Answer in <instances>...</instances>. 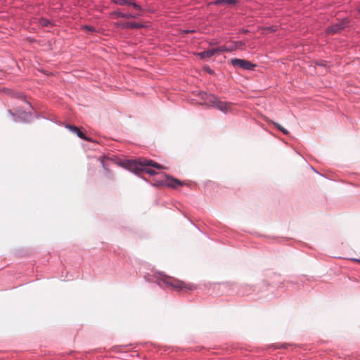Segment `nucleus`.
<instances>
[{
    "instance_id": "12",
    "label": "nucleus",
    "mask_w": 360,
    "mask_h": 360,
    "mask_svg": "<svg viewBox=\"0 0 360 360\" xmlns=\"http://www.w3.org/2000/svg\"><path fill=\"white\" fill-rule=\"evenodd\" d=\"M112 15L113 16H115V18H126V19L137 18L141 15L140 13H123V12L120 11L119 10L114 11L112 13Z\"/></svg>"
},
{
    "instance_id": "32",
    "label": "nucleus",
    "mask_w": 360,
    "mask_h": 360,
    "mask_svg": "<svg viewBox=\"0 0 360 360\" xmlns=\"http://www.w3.org/2000/svg\"><path fill=\"white\" fill-rule=\"evenodd\" d=\"M264 285L265 286H267V285H268L267 282H266V281H264Z\"/></svg>"
},
{
    "instance_id": "25",
    "label": "nucleus",
    "mask_w": 360,
    "mask_h": 360,
    "mask_svg": "<svg viewBox=\"0 0 360 360\" xmlns=\"http://www.w3.org/2000/svg\"><path fill=\"white\" fill-rule=\"evenodd\" d=\"M249 32V30L245 28H240L239 29V33L240 34H247Z\"/></svg>"
},
{
    "instance_id": "6",
    "label": "nucleus",
    "mask_w": 360,
    "mask_h": 360,
    "mask_svg": "<svg viewBox=\"0 0 360 360\" xmlns=\"http://www.w3.org/2000/svg\"><path fill=\"white\" fill-rule=\"evenodd\" d=\"M230 63L234 68H239L244 70H252L257 66L256 64L252 63L248 60L237 58L231 59Z\"/></svg>"
},
{
    "instance_id": "18",
    "label": "nucleus",
    "mask_w": 360,
    "mask_h": 360,
    "mask_svg": "<svg viewBox=\"0 0 360 360\" xmlns=\"http://www.w3.org/2000/svg\"><path fill=\"white\" fill-rule=\"evenodd\" d=\"M127 3L126 6H131L138 11H142V8L134 0H127Z\"/></svg>"
},
{
    "instance_id": "17",
    "label": "nucleus",
    "mask_w": 360,
    "mask_h": 360,
    "mask_svg": "<svg viewBox=\"0 0 360 360\" xmlns=\"http://www.w3.org/2000/svg\"><path fill=\"white\" fill-rule=\"evenodd\" d=\"M271 123L276 129H278L280 131H281L285 135H288L290 134V132L286 129H285L283 127H282L279 123L274 122V121Z\"/></svg>"
},
{
    "instance_id": "16",
    "label": "nucleus",
    "mask_w": 360,
    "mask_h": 360,
    "mask_svg": "<svg viewBox=\"0 0 360 360\" xmlns=\"http://www.w3.org/2000/svg\"><path fill=\"white\" fill-rule=\"evenodd\" d=\"M39 23L42 27H53L55 25V23L53 20L46 18H40L39 19Z\"/></svg>"
},
{
    "instance_id": "24",
    "label": "nucleus",
    "mask_w": 360,
    "mask_h": 360,
    "mask_svg": "<svg viewBox=\"0 0 360 360\" xmlns=\"http://www.w3.org/2000/svg\"><path fill=\"white\" fill-rule=\"evenodd\" d=\"M84 29L89 31V32H94L95 31V28L92 26H90V25H84Z\"/></svg>"
},
{
    "instance_id": "4",
    "label": "nucleus",
    "mask_w": 360,
    "mask_h": 360,
    "mask_svg": "<svg viewBox=\"0 0 360 360\" xmlns=\"http://www.w3.org/2000/svg\"><path fill=\"white\" fill-rule=\"evenodd\" d=\"M205 105L217 108L223 112H226L228 110L227 103L219 101V97L212 94H209Z\"/></svg>"
},
{
    "instance_id": "27",
    "label": "nucleus",
    "mask_w": 360,
    "mask_h": 360,
    "mask_svg": "<svg viewBox=\"0 0 360 360\" xmlns=\"http://www.w3.org/2000/svg\"><path fill=\"white\" fill-rule=\"evenodd\" d=\"M287 347H288L287 344H281V345L276 346V349H281V348L285 349V348H287Z\"/></svg>"
},
{
    "instance_id": "20",
    "label": "nucleus",
    "mask_w": 360,
    "mask_h": 360,
    "mask_svg": "<svg viewBox=\"0 0 360 360\" xmlns=\"http://www.w3.org/2000/svg\"><path fill=\"white\" fill-rule=\"evenodd\" d=\"M314 64L319 67L326 68L328 65V62L325 60H316L314 61Z\"/></svg>"
},
{
    "instance_id": "15",
    "label": "nucleus",
    "mask_w": 360,
    "mask_h": 360,
    "mask_svg": "<svg viewBox=\"0 0 360 360\" xmlns=\"http://www.w3.org/2000/svg\"><path fill=\"white\" fill-rule=\"evenodd\" d=\"M221 4H226L229 5H236L238 0H215L210 3L211 5L219 6Z\"/></svg>"
},
{
    "instance_id": "11",
    "label": "nucleus",
    "mask_w": 360,
    "mask_h": 360,
    "mask_svg": "<svg viewBox=\"0 0 360 360\" xmlns=\"http://www.w3.org/2000/svg\"><path fill=\"white\" fill-rule=\"evenodd\" d=\"M117 27L121 29H140L143 27L144 25L137 22H125L118 23Z\"/></svg>"
},
{
    "instance_id": "5",
    "label": "nucleus",
    "mask_w": 360,
    "mask_h": 360,
    "mask_svg": "<svg viewBox=\"0 0 360 360\" xmlns=\"http://www.w3.org/2000/svg\"><path fill=\"white\" fill-rule=\"evenodd\" d=\"M126 168L134 174H138L139 172H143L146 174L154 176L157 174V172L148 167H141L136 163V160H127Z\"/></svg>"
},
{
    "instance_id": "29",
    "label": "nucleus",
    "mask_w": 360,
    "mask_h": 360,
    "mask_svg": "<svg viewBox=\"0 0 360 360\" xmlns=\"http://www.w3.org/2000/svg\"><path fill=\"white\" fill-rule=\"evenodd\" d=\"M217 44H218V41H216V40H212V41L209 42V45L210 46L217 45Z\"/></svg>"
},
{
    "instance_id": "19",
    "label": "nucleus",
    "mask_w": 360,
    "mask_h": 360,
    "mask_svg": "<svg viewBox=\"0 0 360 360\" xmlns=\"http://www.w3.org/2000/svg\"><path fill=\"white\" fill-rule=\"evenodd\" d=\"M208 95H209V94H207V92L203 91H200L197 94V96H198V98H200L201 100H202L204 101V103H205V100L207 98Z\"/></svg>"
},
{
    "instance_id": "21",
    "label": "nucleus",
    "mask_w": 360,
    "mask_h": 360,
    "mask_svg": "<svg viewBox=\"0 0 360 360\" xmlns=\"http://www.w3.org/2000/svg\"><path fill=\"white\" fill-rule=\"evenodd\" d=\"M203 70L211 75H213L215 74L214 70L213 69H212L209 65L204 66Z\"/></svg>"
},
{
    "instance_id": "9",
    "label": "nucleus",
    "mask_w": 360,
    "mask_h": 360,
    "mask_svg": "<svg viewBox=\"0 0 360 360\" xmlns=\"http://www.w3.org/2000/svg\"><path fill=\"white\" fill-rule=\"evenodd\" d=\"M219 52H224V46L217 47L216 49H210L208 51L199 52L197 53V56L200 59H205V58H210V57L213 56L215 53H217Z\"/></svg>"
},
{
    "instance_id": "31",
    "label": "nucleus",
    "mask_w": 360,
    "mask_h": 360,
    "mask_svg": "<svg viewBox=\"0 0 360 360\" xmlns=\"http://www.w3.org/2000/svg\"><path fill=\"white\" fill-rule=\"evenodd\" d=\"M36 117H37V118H38V117H41V118H43V119H46V118H45V117H44V116H39V115H36Z\"/></svg>"
},
{
    "instance_id": "8",
    "label": "nucleus",
    "mask_w": 360,
    "mask_h": 360,
    "mask_svg": "<svg viewBox=\"0 0 360 360\" xmlns=\"http://www.w3.org/2000/svg\"><path fill=\"white\" fill-rule=\"evenodd\" d=\"M65 127L68 129L72 133L75 134L79 138L85 141H91V139L86 135V133L79 129L77 126L66 124Z\"/></svg>"
},
{
    "instance_id": "14",
    "label": "nucleus",
    "mask_w": 360,
    "mask_h": 360,
    "mask_svg": "<svg viewBox=\"0 0 360 360\" xmlns=\"http://www.w3.org/2000/svg\"><path fill=\"white\" fill-rule=\"evenodd\" d=\"M11 96L13 98H18V99H20L21 101H24L30 106V108L33 109V107H32L31 103L27 100L26 96L24 94H22L21 92L15 91V92L12 93Z\"/></svg>"
},
{
    "instance_id": "26",
    "label": "nucleus",
    "mask_w": 360,
    "mask_h": 360,
    "mask_svg": "<svg viewBox=\"0 0 360 360\" xmlns=\"http://www.w3.org/2000/svg\"><path fill=\"white\" fill-rule=\"evenodd\" d=\"M101 165H102V167H103V169L105 171L110 172V170H109V169L108 167V165L105 164V162L103 160L101 161Z\"/></svg>"
},
{
    "instance_id": "7",
    "label": "nucleus",
    "mask_w": 360,
    "mask_h": 360,
    "mask_svg": "<svg viewBox=\"0 0 360 360\" xmlns=\"http://www.w3.org/2000/svg\"><path fill=\"white\" fill-rule=\"evenodd\" d=\"M347 24V20L344 19L341 22L338 23H334L329 26L326 29V33L328 34H334L340 32L341 30L345 29Z\"/></svg>"
},
{
    "instance_id": "33",
    "label": "nucleus",
    "mask_w": 360,
    "mask_h": 360,
    "mask_svg": "<svg viewBox=\"0 0 360 360\" xmlns=\"http://www.w3.org/2000/svg\"><path fill=\"white\" fill-rule=\"evenodd\" d=\"M358 13L360 14V8L358 10Z\"/></svg>"
},
{
    "instance_id": "13",
    "label": "nucleus",
    "mask_w": 360,
    "mask_h": 360,
    "mask_svg": "<svg viewBox=\"0 0 360 360\" xmlns=\"http://www.w3.org/2000/svg\"><path fill=\"white\" fill-rule=\"evenodd\" d=\"M245 43L243 41H234L230 46H224V52L231 53L236 51L238 49H240L242 46H244Z\"/></svg>"
},
{
    "instance_id": "10",
    "label": "nucleus",
    "mask_w": 360,
    "mask_h": 360,
    "mask_svg": "<svg viewBox=\"0 0 360 360\" xmlns=\"http://www.w3.org/2000/svg\"><path fill=\"white\" fill-rule=\"evenodd\" d=\"M136 163L139 164L141 167H152L158 169H162L164 168L163 166H162L160 164L152 160H139L136 161Z\"/></svg>"
},
{
    "instance_id": "30",
    "label": "nucleus",
    "mask_w": 360,
    "mask_h": 360,
    "mask_svg": "<svg viewBox=\"0 0 360 360\" xmlns=\"http://www.w3.org/2000/svg\"><path fill=\"white\" fill-rule=\"evenodd\" d=\"M353 261H355V262H357L359 263H360V259H356V258H354V259H352Z\"/></svg>"
},
{
    "instance_id": "28",
    "label": "nucleus",
    "mask_w": 360,
    "mask_h": 360,
    "mask_svg": "<svg viewBox=\"0 0 360 360\" xmlns=\"http://www.w3.org/2000/svg\"><path fill=\"white\" fill-rule=\"evenodd\" d=\"M184 33L188 34V33H194L195 32V30H184Z\"/></svg>"
},
{
    "instance_id": "23",
    "label": "nucleus",
    "mask_w": 360,
    "mask_h": 360,
    "mask_svg": "<svg viewBox=\"0 0 360 360\" xmlns=\"http://www.w3.org/2000/svg\"><path fill=\"white\" fill-rule=\"evenodd\" d=\"M266 30L269 31L270 32H276L277 29L274 26H269L266 28Z\"/></svg>"
},
{
    "instance_id": "1",
    "label": "nucleus",
    "mask_w": 360,
    "mask_h": 360,
    "mask_svg": "<svg viewBox=\"0 0 360 360\" xmlns=\"http://www.w3.org/2000/svg\"><path fill=\"white\" fill-rule=\"evenodd\" d=\"M144 278L146 281L156 283L158 285L163 289L171 288L176 291H180L184 288L192 290L191 285H186L183 281L168 276L163 272L158 271L153 275L148 274Z\"/></svg>"
},
{
    "instance_id": "22",
    "label": "nucleus",
    "mask_w": 360,
    "mask_h": 360,
    "mask_svg": "<svg viewBox=\"0 0 360 360\" xmlns=\"http://www.w3.org/2000/svg\"><path fill=\"white\" fill-rule=\"evenodd\" d=\"M112 1L115 4H117V5H120V6H125L127 5V0H112Z\"/></svg>"
},
{
    "instance_id": "3",
    "label": "nucleus",
    "mask_w": 360,
    "mask_h": 360,
    "mask_svg": "<svg viewBox=\"0 0 360 360\" xmlns=\"http://www.w3.org/2000/svg\"><path fill=\"white\" fill-rule=\"evenodd\" d=\"M8 112L13 117L15 122L28 123L32 118L31 112H26L21 108L16 109L15 112H13L11 110H8Z\"/></svg>"
},
{
    "instance_id": "2",
    "label": "nucleus",
    "mask_w": 360,
    "mask_h": 360,
    "mask_svg": "<svg viewBox=\"0 0 360 360\" xmlns=\"http://www.w3.org/2000/svg\"><path fill=\"white\" fill-rule=\"evenodd\" d=\"M162 175L164 176L165 178L162 179H156L155 183L152 184L153 186H167L175 188L177 186H182L184 185V183L178 179L164 173H162Z\"/></svg>"
}]
</instances>
